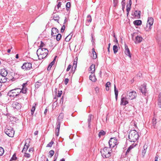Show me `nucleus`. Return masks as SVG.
<instances>
[{
    "mask_svg": "<svg viewBox=\"0 0 161 161\" xmlns=\"http://www.w3.org/2000/svg\"><path fill=\"white\" fill-rule=\"evenodd\" d=\"M8 74V72L7 70L4 69L2 70L1 73L0 74H1L3 76L6 77Z\"/></svg>",
    "mask_w": 161,
    "mask_h": 161,
    "instance_id": "393cba45",
    "label": "nucleus"
},
{
    "mask_svg": "<svg viewBox=\"0 0 161 161\" xmlns=\"http://www.w3.org/2000/svg\"><path fill=\"white\" fill-rule=\"evenodd\" d=\"M128 5H127V8H126V12L127 13V14H129V12L130 10V7H129H129H128Z\"/></svg>",
    "mask_w": 161,
    "mask_h": 161,
    "instance_id": "09e8293b",
    "label": "nucleus"
},
{
    "mask_svg": "<svg viewBox=\"0 0 161 161\" xmlns=\"http://www.w3.org/2000/svg\"><path fill=\"white\" fill-rule=\"evenodd\" d=\"M135 42L136 43H138L141 42L142 40V36H136L135 37Z\"/></svg>",
    "mask_w": 161,
    "mask_h": 161,
    "instance_id": "4468645a",
    "label": "nucleus"
},
{
    "mask_svg": "<svg viewBox=\"0 0 161 161\" xmlns=\"http://www.w3.org/2000/svg\"><path fill=\"white\" fill-rule=\"evenodd\" d=\"M92 115L89 114L88 116V118L87 119L88 127L89 128H90L91 122V120Z\"/></svg>",
    "mask_w": 161,
    "mask_h": 161,
    "instance_id": "c85d7f7f",
    "label": "nucleus"
},
{
    "mask_svg": "<svg viewBox=\"0 0 161 161\" xmlns=\"http://www.w3.org/2000/svg\"><path fill=\"white\" fill-rule=\"evenodd\" d=\"M62 91H58V92L57 95V96L58 97H61L62 94Z\"/></svg>",
    "mask_w": 161,
    "mask_h": 161,
    "instance_id": "8fccbe9b",
    "label": "nucleus"
},
{
    "mask_svg": "<svg viewBox=\"0 0 161 161\" xmlns=\"http://www.w3.org/2000/svg\"><path fill=\"white\" fill-rule=\"evenodd\" d=\"M45 46V44L42 41H41V44L40 45V48H43V47Z\"/></svg>",
    "mask_w": 161,
    "mask_h": 161,
    "instance_id": "49530a36",
    "label": "nucleus"
},
{
    "mask_svg": "<svg viewBox=\"0 0 161 161\" xmlns=\"http://www.w3.org/2000/svg\"><path fill=\"white\" fill-rule=\"evenodd\" d=\"M110 45H111V44L110 43H109L108 44V51L109 53V51H110L109 49H110Z\"/></svg>",
    "mask_w": 161,
    "mask_h": 161,
    "instance_id": "0e129e2a",
    "label": "nucleus"
},
{
    "mask_svg": "<svg viewBox=\"0 0 161 161\" xmlns=\"http://www.w3.org/2000/svg\"><path fill=\"white\" fill-rule=\"evenodd\" d=\"M48 50L47 48H39L36 51V54L39 60L45 58L48 53Z\"/></svg>",
    "mask_w": 161,
    "mask_h": 161,
    "instance_id": "f03ea898",
    "label": "nucleus"
},
{
    "mask_svg": "<svg viewBox=\"0 0 161 161\" xmlns=\"http://www.w3.org/2000/svg\"><path fill=\"white\" fill-rule=\"evenodd\" d=\"M70 39V37L69 36H68L65 38V40L66 42L69 41Z\"/></svg>",
    "mask_w": 161,
    "mask_h": 161,
    "instance_id": "603ef678",
    "label": "nucleus"
},
{
    "mask_svg": "<svg viewBox=\"0 0 161 161\" xmlns=\"http://www.w3.org/2000/svg\"><path fill=\"white\" fill-rule=\"evenodd\" d=\"M12 106L14 109L19 110L21 109L22 106L20 103L15 101L13 102Z\"/></svg>",
    "mask_w": 161,
    "mask_h": 161,
    "instance_id": "1a4fd4ad",
    "label": "nucleus"
},
{
    "mask_svg": "<svg viewBox=\"0 0 161 161\" xmlns=\"http://www.w3.org/2000/svg\"><path fill=\"white\" fill-rule=\"evenodd\" d=\"M29 147V146H24L22 151L26 152L27 151Z\"/></svg>",
    "mask_w": 161,
    "mask_h": 161,
    "instance_id": "ea45409f",
    "label": "nucleus"
},
{
    "mask_svg": "<svg viewBox=\"0 0 161 161\" xmlns=\"http://www.w3.org/2000/svg\"><path fill=\"white\" fill-rule=\"evenodd\" d=\"M114 91L115 97V99L117 101V100L118 96V90L116 88V86L115 85H114Z\"/></svg>",
    "mask_w": 161,
    "mask_h": 161,
    "instance_id": "cd10ccee",
    "label": "nucleus"
},
{
    "mask_svg": "<svg viewBox=\"0 0 161 161\" xmlns=\"http://www.w3.org/2000/svg\"><path fill=\"white\" fill-rule=\"evenodd\" d=\"M71 6L70 3V2H67L66 5V9L67 10H68Z\"/></svg>",
    "mask_w": 161,
    "mask_h": 161,
    "instance_id": "e433bc0d",
    "label": "nucleus"
},
{
    "mask_svg": "<svg viewBox=\"0 0 161 161\" xmlns=\"http://www.w3.org/2000/svg\"><path fill=\"white\" fill-rule=\"evenodd\" d=\"M7 79H8L6 77L0 74V83H5L7 81Z\"/></svg>",
    "mask_w": 161,
    "mask_h": 161,
    "instance_id": "dca6fc26",
    "label": "nucleus"
},
{
    "mask_svg": "<svg viewBox=\"0 0 161 161\" xmlns=\"http://www.w3.org/2000/svg\"><path fill=\"white\" fill-rule=\"evenodd\" d=\"M21 68L24 69L29 70L32 68V64L30 62H26L23 64Z\"/></svg>",
    "mask_w": 161,
    "mask_h": 161,
    "instance_id": "6e6552de",
    "label": "nucleus"
},
{
    "mask_svg": "<svg viewBox=\"0 0 161 161\" xmlns=\"http://www.w3.org/2000/svg\"><path fill=\"white\" fill-rule=\"evenodd\" d=\"M136 96V92L135 91H132L131 92L128 91L126 96L129 99L132 100L135 98Z\"/></svg>",
    "mask_w": 161,
    "mask_h": 161,
    "instance_id": "0eeeda50",
    "label": "nucleus"
},
{
    "mask_svg": "<svg viewBox=\"0 0 161 161\" xmlns=\"http://www.w3.org/2000/svg\"><path fill=\"white\" fill-rule=\"evenodd\" d=\"M59 31L56 28H52L51 30V35L52 36H55L58 33Z\"/></svg>",
    "mask_w": 161,
    "mask_h": 161,
    "instance_id": "f8f14e48",
    "label": "nucleus"
},
{
    "mask_svg": "<svg viewBox=\"0 0 161 161\" xmlns=\"http://www.w3.org/2000/svg\"><path fill=\"white\" fill-rule=\"evenodd\" d=\"M5 133L9 137H13L14 134L13 128L10 126H7L4 130Z\"/></svg>",
    "mask_w": 161,
    "mask_h": 161,
    "instance_id": "39448f33",
    "label": "nucleus"
},
{
    "mask_svg": "<svg viewBox=\"0 0 161 161\" xmlns=\"http://www.w3.org/2000/svg\"><path fill=\"white\" fill-rule=\"evenodd\" d=\"M92 20L91 16L90 15H88L87 17V22H86V25L88 26L89 25V23L91 22Z\"/></svg>",
    "mask_w": 161,
    "mask_h": 161,
    "instance_id": "a211bd4d",
    "label": "nucleus"
},
{
    "mask_svg": "<svg viewBox=\"0 0 161 161\" xmlns=\"http://www.w3.org/2000/svg\"><path fill=\"white\" fill-rule=\"evenodd\" d=\"M56 39L58 41H59L61 37V35L60 34H58L56 35Z\"/></svg>",
    "mask_w": 161,
    "mask_h": 161,
    "instance_id": "4c0bfd02",
    "label": "nucleus"
},
{
    "mask_svg": "<svg viewBox=\"0 0 161 161\" xmlns=\"http://www.w3.org/2000/svg\"><path fill=\"white\" fill-rule=\"evenodd\" d=\"M92 54L93 56H92V58L93 59H95L97 58V55L95 51L94 48H92Z\"/></svg>",
    "mask_w": 161,
    "mask_h": 161,
    "instance_id": "bb28decb",
    "label": "nucleus"
},
{
    "mask_svg": "<svg viewBox=\"0 0 161 161\" xmlns=\"http://www.w3.org/2000/svg\"><path fill=\"white\" fill-rule=\"evenodd\" d=\"M64 117V114H63L62 113H61L60 114L59 116H58V119H59L60 120V119H62Z\"/></svg>",
    "mask_w": 161,
    "mask_h": 161,
    "instance_id": "de8ad7c7",
    "label": "nucleus"
},
{
    "mask_svg": "<svg viewBox=\"0 0 161 161\" xmlns=\"http://www.w3.org/2000/svg\"><path fill=\"white\" fill-rule=\"evenodd\" d=\"M17 158L16 156V155L15 154H14L13 156V157H12V159H13V160H15Z\"/></svg>",
    "mask_w": 161,
    "mask_h": 161,
    "instance_id": "bf43d9fd",
    "label": "nucleus"
},
{
    "mask_svg": "<svg viewBox=\"0 0 161 161\" xmlns=\"http://www.w3.org/2000/svg\"><path fill=\"white\" fill-rule=\"evenodd\" d=\"M158 105L160 108H161V92L158 95Z\"/></svg>",
    "mask_w": 161,
    "mask_h": 161,
    "instance_id": "412c9836",
    "label": "nucleus"
},
{
    "mask_svg": "<svg viewBox=\"0 0 161 161\" xmlns=\"http://www.w3.org/2000/svg\"><path fill=\"white\" fill-rule=\"evenodd\" d=\"M141 12L140 11L136 10L134 12V15L138 18H140V14Z\"/></svg>",
    "mask_w": 161,
    "mask_h": 161,
    "instance_id": "b1692460",
    "label": "nucleus"
},
{
    "mask_svg": "<svg viewBox=\"0 0 161 161\" xmlns=\"http://www.w3.org/2000/svg\"><path fill=\"white\" fill-rule=\"evenodd\" d=\"M133 148V146H130L127 149L126 153H125V155H126L128 154V153H129L130 151V150Z\"/></svg>",
    "mask_w": 161,
    "mask_h": 161,
    "instance_id": "c9c22d12",
    "label": "nucleus"
},
{
    "mask_svg": "<svg viewBox=\"0 0 161 161\" xmlns=\"http://www.w3.org/2000/svg\"><path fill=\"white\" fill-rule=\"evenodd\" d=\"M36 103H34V104L33 105L32 108L31 110V114L32 115L33 114L35 110L36 106Z\"/></svg>",
    "mask_w": 161,
    "mask_h": 161,
    "instance_id": "c756f323",
    "label": "nucleus"
},
{
    "mask_svg": "<svg viewBox=\"0 0 161 161\" xmlns=\"http://www.w3.org/2000/svg\"><path fill=\"white\" fill-rule=\"evenodd\" d=\"M53 142L51 141L48 144H47V147H51L52 146V145L53 143Z\"/></svg>",
    "mask_w": 161,
    "mask_h": 161,
    "instance_id": "a18cd8bd",
    "label": "nucleus"
},
{
    "mask_svg": "<svg viewBox=\"0 0 161 161\" xmlns=\"http://www.w3.org/2000/svg\"><path fill=\"white\" fill-rule=\"evenodd\" d=\"M140 90L142 94H145L146 92V86L145 84H144L143 85H142L140 87Z\"/></svg>",
    "mask_w": 161,
    "mask_h": 161,
    "instance_id": "2eb2a0df",
    "label": "nucleus"
},
{
    "mask_svg": "<svg viewBox=\"0 0 161 161\" xmlns=\"http://www.w3.org/2000/svg\"><path fill=\"white\" fill-rule=\"evenodd\" d=\"M145 146H144V150H142V155H143V156H144L145 154V153L146 152V150L145 149Z\"/></svg>",
    "mask_w": 161,
    "mask_h": 161,
    "instance_id": "c03bdc74",
    "label": "nucleus"
},
{
    "mask_svg": "<svg viewBox=\"0 0 161 161\" xmlns=\"http://www.w3.org/2000/svg\"><path fill=\"white\" fill-rule=\"evenodd\" d=\"M153 19L152 17H148V18L147 26H149V28L153 25Z\"/></svg>",
    "mask_w": 161,
    "mask_h": 161,
    "instance_id": "9b49d317",
    "label": "nucleus"
},
{
    "mask_svg": "<svg viewBox=\"0 0 161 161\" xmlns=\"http://www.w3.org/2000/svg\"><path fill=\"white\" fill-rule=\"evenodd\" d=\"M4 152V150L3 148L1 147H0V156H2Z\"/></svg>",
    "mask_w": 161,
    "mask_h": 161,
    "instance_id": "58836bf2",
    "label": "nucleus"
},
{
    "mask_svg": "<svg viewBox=\"0 0 161 161\" xmlns=\"http://www.w3.org/2000/svg\"><path fill=\"white\" fill-rule=\"evenodd\" d=\"M128 138L130 142H135L138 139L139 135L136 130H131L129 133Z\"/></svg>",
    "mask_w": 161,
    "mask_h": 161,
    "instance_id": "7ed1b4c3",
    "label": "nucleus"
},
{
    "mask_svg": "<svg viewBox=\"0 0 161 161\" xmlns=\"http://www.w3.org/2000/svg\"><path fill=\"white\" fill-rule=\"evenodd\" d=\"M133 24L135 25H142V22L140 20H137L133 22Z\"/></svg>",
    "mask_w": 161,
    "mask_h": 161,
    "instance_id": "aec40b11",
    "label": "nucleus"
},
{
    "mask_svg": "<svg viewBox=\"0 0 161 161\" xmlns=\"http://www.w3.org/2000/svg\"><path fill=\"white\" fill-rule=\"evenodd\" d=\"M89 79L93 82H95L97 80L94 75H91L89 76Z\"/></svg>",
    "mask_w": 161,
    "mask_h": 161,
    "instance_id": "5701e85b",
    "label": "nucleus"
},
{
    "mask_svg": "<svg viewBox=\"0 0 161 161\" xmlns=\"http://www.w3.org/2000/svg\"><path fill=\"white\" fill-rule=\"evenodd\" d=\"M108 143L110 148L114 147L118 144L117 139L116 137L111 138L108 142Z\"/></svg>",
    "mask_w": 161,
    "mask_h": 161,
    "instance_id": "423d86ee",
    "label": "nucleus"
},
{
    "mask_svg": "<svg viewBox=\"0 0 161 161\" xmlns=\"http://www.w3.org/2000/svg\"><path fill=\"white\" fill-rule=\"evenodd\" d=\"M113 50L114 54L116 53L118 51V47L117 45H114L113 47Z\"/></svg>",
    "mask_w": 161,
    "mask_h": 161,
    "instance_id": "2f4dec72",
    "label": "nucleus"
},
{
    "mask_svg": "<svg viewBox=\"0 0 161 161\" xmlns=\"http://www.w3.org/2000/svg\"><path fill=\"white\" fill-rule=\"evenodd\" d=\"M21 91L20 88H15L10 90L7 95L11 98H20L22 97Z\"/></svg>",
    "mask_w": 161,
    "mask_h": 161,
    "instance_id": "f257e3e1",
    "label": "nucleus"
},
{
    "mask_svg": "<svg viewBox=\"0 0 161 161\" xmlns=\"http://www.w3.org/2000/svg\"><path fill=\"white\" fill-rule=\"evenodd\" d=\"M106 132L103 130H102L99 133L98 136L100 138L101 136H104Z\"/></svg>",
    "mask_w": 161,
    "mask_h": 161,
    "instance_id": "7c9ffc66",
    "label": "nucleus"
},
{
    "mask_svg": "<svg viewBox=\"0 0 161 161\" xmlns=\"http://www.w3.org/2000/svg\"><path fill=\"white\" fill-rule=\"evenodd\" d=\"M152 126L153 128L154 129H157L158 128V126H157L156 124L157 122H156V119L155 118H153L152 120Z\"/></svg>",
    "mask_w": 161,
    "mask_h": 161,
    "instance_id": "f3484780",
    "label": "nucleus"
},
{
    "mask_svg": "<svg viewBox=\"0 0 161 161\" xmlns=\"http://www.w3.org/2000/svg\"><path fill=\"white\" fill-rule=\"evenodd\" d=\"M33 148H30L29 149V152H33Z\"/></svg>",
    "mask_w": 161,
    "mask_h": 161,
    "instance_id": "774afa93",
    "label": "nucleus"
},
{
    "mask_svg": "<svg viewBox=\"0 0 161 161\" xmlns=\"http://www.w3.org/2000/svg\"><path fill=\"white\" fill-rule=\"evenodd\" d=\"M59 130H57V129L55 130V135L56 136H58L59 135Z\"/></svg>",
    "mask_w": 161,
    "mask_h": 161,
    "instance_id": "5fc2aeb1",
    "label": "nucleus"
},
{
    "mask_svg": "<svg viewBox=\"0 0 161 161\" xmlns=\"http://www.w3.org/2000/svg\"><path fill=\"white\" fill-rule=\"evenodd\" d=\"M125 53L129 56L130 58H131V55L130 54V52L129 49L128 48L127 46L126 45H125Z\"/></svg>",
    "mask_w": 161,
    "mask_h": 161,
    "instance_id": "ddd939ff",
    "label": "nucleus"
},
{
    "mask_svg": "<svg viewBox=\"0 0 161 161\" xmlns=\"http://www.w3.org/2000/svg\"><path fill=\"white\" fill-rule=\"evenodd\" d=\"M61 5V2H59L58 3L57 6L58 9L60 7Z\"/></svg>",
    "mask_w": 161,
    "mask_h": 161,
    "instance_id": "052dcab7",
    "label": "nucleus"
},
{
    "mask_svg": "<svg viewBox=\"0 0 161 161\" xmlns=\"http://www.w3.org/2000/svg\"><path fill=\"white\" fill-rule=\"evenodd\" d=\"M128 98L126 97H124L123 95L121 96V101L120 104L123 105H125L126 104H128Z\"/></svg>",
    "mask_w": 161,
    "mask_h": 161,
    "instance_id": "9d476101",
    "label": "nucleus"
},
{
    "mask_svg": "<svg viewBox=\"0 0 161 161\" xmlns=\"http://www.w3.org/2000/svg\"><path fill=\"white\" fill-rule=\"evenodd\" d=\"M90 71L92 74H93L95 71V65L94 64L91 65L90 67Z\"/></svg>",
    "mask_w": 161,
    "mask_h": 161,
    "instance_id": "4be33fe9",
    "label": "nucleus"
},
{
    "mask_svg": "<svg viewBox=\"0 0 161 161\" xmlns=\"http://www.w3.org/2000/svg\"><path fill=\"white\" fill-rule=\"evenodd\" d=\"M61 122L58 119L56 123V129L57 130H59Z\"/></svg>",
    "mask_w": 161,
    "mask_h": 161,
    "instance_id": "a878e982",
    "label": "nucleus"
},
{
    "mask_svg": "<svg viewBox=\"0 0 161 161\" xmlns=\"http://www.w3.org/2000/svg\"><path fill=\"white\" fill-rule=\"evenodd\" d=\"M71 65H70V64H69V65H68V67H67V69H66V71H69L70 70V68H71Z\"/></svg>",
    "mask_w": 161,
    "mask_h": 161,
    "instance_id": "4d7b16f0",
    "label": "nucleus"
},
{
    "mask_svg": "<svg viewBox=\"0 0 161 161\" xmlns=\"http://www.w3.org/2000/svg\"><path fill=\"white\" fill-rule=\"evenodd\" d=\"M55 59L54 58L53 61L50 64L48 65L49 66V67H50L51 68L53 65L55 63Z\"/></svg>",
    "mask_w": 161,
    "mask_h": 161,
    "instance_id": "79ce46f5",
    "label": "nucleus"
},
{
    "mask_svg": "<svg viewBox=\"0 0 161 161\" xmlns=\"http://www.w3.org/2000/svg\"><path fill=\"white\" fill-rule=\"evenodd\" d=\"M69 80L68 78L65 79L64 82L65 85H67L69 82Z\"/></svg>",
    "mask_w": 161,
    "mask_h": 161,
    "instance_id": "6e6d98bb",
    "label": "nucleus"
},
{
    "mask_svg": "<svg viewBox=\"0 0 161 161\" xmlns=\"http://www.w3.org/2000/svg\"><path fill=\"white\" fill-rule=\"evenodd\" d=\"M77 59H76L75 58L74 59L73 62V64L72 66V70L73 71L74 68V70L76 69L77 66ZM75 71V70H74ZM74 73V71L73 73Z\"/></svg>",
    "mask_w": 161,
    "mask_h": 161,
    "instance_id": "6ab92c4d",
    "label": "nucleus"
},
{
    "mask_svg": "<svg viewBox=\"0 0 161 161\" xmlns=\"http://www.w3.org/2000/svg\"><path fill=\"white\" fill-rule=\"evenodd\" d=\"M110 85V83L109 82H108L105 85V86H109Z\"/></svg>",
    "mask_w": 161,
    "mask_h": 161,
    "instance_id": "680f3d73",
    "label": "nucleus"
},
{
    "mask_svg": "<svg viewBox=\"0 0 161 161\" xmlns=\"http://www.w3.org/2000/svg\"><path fill=\"white\" fill-rule=\"evenodd\" d=\"M24 156L26 158H29L31 156V155L29 153H25Z\"/></svg>",
    "mask_w": 161,
    "mask_h": 161,
    "instance_id": "37998d69",
    "label": "nucleus"
},
{
    "mask_svg": "<svg viewBox=\"0 0 161 161\" xmlns=\"http://www.w3.org/2000/svg\"><path fill=\"white\" fill-rule=\"evenodd\" d=\"M122 8H123V9L124 8H125V3H123V0L122 2Z\"/></svg>",
    "mask_w": 161,
    "mask_h": 161,
    "instance_id": "69168bd1",
    "label": "nucleus"
},
{
    "mask_svg": "<svg viewBox=\"0 0 161 161\" xmlns=\"http://www.w3.org/2000/svg\"><path fill=\"white\" fill-rule=\"evenodd\" d=\"M58 155V152L56 153L55 155V158H57Z\"/></svg>",
    "mask_w": 161,
    "mask_h": 161,
    "instance_id": "338daca9",
    "label": "nucleus"
},
{
    "mask_svg": "<svg viewBox=\"0 0 161 161\" xmlns=\"http://www.w3.org/2000/svg\"><path fill=\"white\" fill-rule=\"evenodd\" d=\"M27 89L25 87L22 88V89H20L21 91V93H23L25 94L27 91Z\"/></svg>",
    "mask_w": 161,
    "mask_h": 161,
    "instance_id": "72a5a7b5",
    "label": "nucleus"
},
{
    "mask_svg": "<svg viewBox=\"0 0 161 161\" xmlns=\"http://www.w3.org/2000/svg\"><path fill=\"white\" fill-rule=\"evenodd\" d=\"M30 139H27L25 140V144L24 146H30L29 145V144L30 143Z\"/></svg>",
    "mask_w": 161,
    "mask_h": 161,
    "instance_id": "473e14b6",
    "label": "nucleus"
},
{
    "mask_svg": "<svg viewBox=\"0 0 161 161\" xmlns=\"http://www.w3.org/2000/svg\"><path fill=\"white\" fill-rule=\"evenodd\" d=\"M37 83H36L35 84V87L37 88H38L39 87V86L41 85V83H39V82H38Z\"/></svg>",
    "mask_w": 161,
    "mask_h": 161,
    "instance_id": "864d4df0",
    "label": "nucleus"
},
{
    "mask_svg": "<svg viewBox=\"0 0 161 161\" xmlns=\"http://www.w3.org/2000/svg\"><path fill=\"white\" fill-rule=\"evenodd\" d=\"M131 3H132L131 0H129V3H128V5H129V7H131Z\"/></svg>",
    "mask_w": 161,
    "mask_h": 161,
    "instance_id": "e2e57ef3",
    "label": "nucleus"
},
{
    "mask_svg": "<svg viewBox=\"0 0 161 161\" xmlns=\"http://www.w3.org/2000/svg\"><path fill=\"white\" fill-rule=\"evenodd\" d=\"M49 155L51 156V157L54 155V152L53 150H51L49 151Z\"/></svg>",
    "mask_w": 161,
    "mask_h": 161,
    "instance_id": "a19ab883",
    "label": "nucleus"
},
{
    "mask_svg": "<svg viewBox=\"0 0 161 161\" xmlns=\"http://www.w3.org/2000/svg\"><path fill=\"white\" fill-rule=\"evenodd\" d=\"M65 29V26L64 25L61 27V32H63Z\"/></svg>",
    "mask_w": 161,
    "mask_h": 161,
    "instance_id": "3c124183",
    "label": "nucleus"
},
{
    "mask_svg": "<svg viewBox=\"0 0 161 161\" xmlns=\"http://www.w3.org/2000/svg\"><path fill=\"white\" fill-rule=\"evenodd\" d=\"M59 19V16L58 15H55L53 16V19L55 21H58Z\"/></svg>",
    "mask_w": 161,
    "mask_h": 161,
    "instance_id": "f704fd0d",
    "label": "nucleus"
},
{
    "mask_svg": "<svg viewBox=\"0 0 161 161\" xmlns=\"http://www.w3.org/2000/svg\"><path fill=\"white\" fill-rule=\"evenodd\" d=\"M157 41L159 44H161V38H159L157 39Z\"/></svg>",
    "mask_w": 161,
    "mask_h": 161,
    "instance_id": "13d9d810",
    "label": "nucleus"
},
{
    "mask_svg": "<svg viewBox=\"0 0 161 161\" xmlns=\"http://www.w3.org/2000/svg\"><path fill=\"white\" fill-rule=\"evenodd\" d=\"M110 149V148H108L107 147H105L101 149L100 152L103 158H107L111 156L112 150Z\"/></svg>",
    "mask_w": 161,
    "mask_h": 161,
    "instance_id": "20e7f679",
    "label": "nucleus"
}]
</instances>
